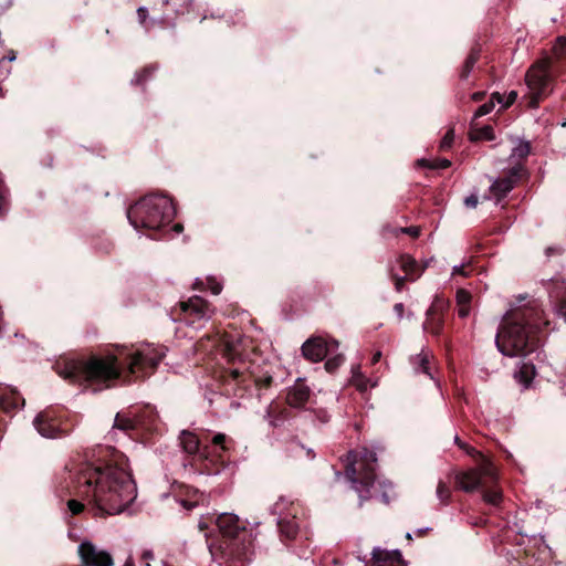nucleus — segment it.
<instances>
[{
  "label": "nucleus",
  "mask_w": 566,
  "mask_h": 566,
  "mask_svg": "<svg viewBox=\"0 0 566 566\" xmlns=\"http://www.w3.org/2000/svg\"><path fill=\"white\" fill-rule=\"evenodd\" d=\"M73 515L93 505L102 514L124 512L137 496L136 484L123 454L114 453L109 461L84 464L73 480Z\"/></svg>",
  "instance_id": "obj_1"
},
{
  "label": "nucleus",
  "mask_w": 566,
  "mask_h": 566,
  "mask_svg": "<svg viewBox=\"0 0 566 566\" xmlns=\"http://www.w3.org/2000/svg\"><path fill=\"white\" fill-rule=\"evenodd\" d=\"M166 352L161 346L144 344L133 353L125 356L108 354L105 356H91L86 359H73V384L78 382L92 391L107 389L119 379L122 368L119 359L127 360L129 374L144 377L157 367L165 357Z\"/></svg>",
  "instance_id": "obj_2"
},
{
  "label": "nucleus",
  "mask_w": 566,
  "mask_h": 566,
  "mask_svg": "<svg viewBox=\"0 0 566 566\" xmlns=\"http://www.w3.org/2000/svg\"><path fill=\"white\" fill-rule=\"evenodd\" d=\"M543 315V311L535 303L528 307L510 310L495 338L497 349L510 357L532 353L536 346L535 331L541 324H548Z\"/></svg>",
  "instance_id": "obj_3"
},
{
  "label": "nucleus",
  "mask_w": 566,
  "mask_h": 566,
  "mask_svg": "<svg viewBox=\"0 0 566 566\" xmlns=\"http://www.w3.org/2000/svg\"><path fill=\"white\" fill-rule=\"evenodd\" d=\"M175 213L167 196L148 195L128 208L127 218L136 230H158L170 223Z\"/></svg>",
  "instance_id": "obj_4"
},
{
  "label": "nucleus",
  "mask_w": 566,
  "mask_h": 566,
  "mask_svg": "<svg viewBox=\"0 0 566 566\" xmlns=\"http://www.w3.org/2000/svg\"><path fill=\"white\" fill-rule=\"evenodd\" d=\"M458 446L465 450L468 454L475 458L476 467L455 474L457 486L464 492H474L480 488L493 484L497 480V472L492 461L474 448H470L459 441L455 437Z\"/></svg>",
  "instance_id": "obj_5"
},
{
  "label": "nucleus",
  "mask_w": 566,
  "mask_h": 566,
  "mask_svg": "<svg viewBox=\"0 0 566 566\" xmlns=\"http://www.w3.org/2000/svg\"><path fill=\"white\" fill-rule=\"evenodd\" d=\"M525 81L531 95L530 106L535 108L552 92L551 59L545 56L534 63L528 69Z\"/></svg>",
  "instance_id": "obj_6"
},
{
  "label": "nucleus",
  "mask_w": 566,
  "mask_h": 566,
  "mask_svg": "<svg viewBox=\"0 0 566 566\" xmlns=\"http://www.w3.org/2000/svg\"><path fill=\"white\" fill-rule=\"evenodd\" d=\"M348 459L350 461L347 467V474L353 482L360 480L366 485H369L375 480V470L377 457L374 451L363 449V451L349 452Z\"/></svg>",
  "instance_id": "obj_7"
},
{
  "label": "nucleus",
  "mask_w": 566,
  "mask_h": 566,
  "mask_svg": "<svg viewBox=\"0 0 566 566\" xmlns=\"http://www.w3.org/2000/svg\"><path fill=\"white\" fill-rule=\"evenodd\" d=\"M244 343L245 339L240 336L224 335L221 338L223 355L230 363H239L240 366L230 369V376L237 380L244 377L250 366L244 360Z\"/></svg>",
  "instance_id": "obj_8"
},
{
  "label": "nucleus",
  "mask_w": 566,
  "mask_h": 566,
  "mask_svg": "<svg viewBox=\"0 0 566 566\" xmlns=\"http://www.w3.org/2000/svg\"><path fill=\"white\" fill-rule=\"evenodd\" d=\"M182 319L196 328H199L211 317V310L208 303L200 296H193L188 302L180 304Z\"/></svg>",
  "instance_id": "obj_9"
},
{
  "label": "nucleus",
  "mask_w": 566,
  "mask_h": 566,
  "mask_svg": "<svg viewBox=\"0 0 566 566\" xmlns=\"http://www.w3.org/2000/svg\"><path fill=\"white\" fill-rule=\"evenodd\" d=\"M81 566H114L112 554L91 541H83L77 548Z\"/></svg>",
  "instance_id": "obj_10"
},
{
  "label": "nucleus",
  "mask_w": 566,
  "mask_h": 566,
  "mask_svg": "<svg viewBox=\"0 0 566 566\" xmlns=\"http://www.w3.org/2000/svg\"><path fill=\"white\" fill-rule=\"evenodd\" d=\"M338 346L339 344L335 339L327 340L323 337H312L302 345V354L306 359L318 363L327 355L336 352Z\"/></svg>",
  "instance_id": "obj_11"
},
{
  "label": "nucleus",
  "mask_w": 566,
  "mask_h": 566,
  "mask_svg": "<svg viewBox=\"0 0 566 566\" xmlns=\"http://www.w3.org/2000/svg\"><path fill=\"white\" fill-rule=\"evenodd\" d=\"M524 172L525 168L521 164L512 166L505 177L497 178L492 182L490 192L497 200H501L515 187Z\"/></svg>",
  "instance_id": "obj_12"
},
{
  "label": "nucleus",
  "mask_w": 566,
  "mask_h": 566,
  "mask_svg": "<svg viewBox=\"0 0 566 566\" xmlns=\"http://www.w3.org/2000/svg\"><path fill=\"white\" fill-rule=\"evenodd\" d=\"M34 428L44 438L56 439L61 437V433L64 430L61 428L60 423H57L51 412L45 411L39 413L33 421Z\"/></svg>",
  "instance_id": "obj_13"
},
{
  "label": "nucleus",
  "mask_w": 566,
  "mask_h": 566,
  "mask_svg": "<svg viewBox=\"0 0 566 566\" xmlns=\"http://www.w3.org/2000/svg\"><path fill=\"white\" fill-rule=\"evenodd\" d=\"M371 555V566H407L399 549L375 547Z\"/></svg>",
  "instance_id": "obj_14"
},
{
  "label": "nucleus",
  "mask_w": 566,
  "mask_h": 566,
  "mask_svg": "<svg viewBox=\"0 0 566 566\" xmlns=\"http://www.w3.org/2000/svg\"><path fill=\"white\" fill-rule=\"evenodd\" d=\"M217 526L223 536L234 538L240 531H244V525L239 517L232 513H222L216 520Z\"/></svg>",
  "instance_id": "obj_15"
},
{
  "label": "nucleus",
  "mask_w": 566,
  "mask_h": 566,
  "mask_svg": "<svg viewBox=\"0 0 566 566\" xmlns=\"http://www.w3.org/2000/svg\"><path fill=\"white\" fill-rule=\"evenodd\" d=\"M311 389L304 382L296 381L286 395V402L293 408H302L308 401Z\"/></svg>",
  "instance_id": "obj_16"
},
{
  "label": "nucleus",
  "mask_w": 566,
  "mask_h": 566,
  "mask_svg": "<svg viewBox=\"0 0 566 566\" xmlns=\"http://www.w3.org/2000/svg\"><path fill=\"white\" fill-rule=\"evenodd\" d=\"M399 262L401 270L406 273V277L410 281L419 279L429 264V261H427L423 265H419L410 255H401Z\"/></svg>",
  "instance_id": "obj_17"
},
{
  "label": "nucleus",
  "mask_w": 566,
  "mask_h": 566,
  "mask_svg": "<svg viewBox=\"0 0 566 566\" xmlns=\"http://www.w3.org/2000/svg\"><path fill=\"white\" fill-rule=\"evenodd\" d=\"M432 357L429 350H421V353L417 354L411 358V364L416 373H423L432 378L430 373V358Z\"/></svg>",
  "instance_id": "obj_18"
},
{
  "label": "nucleus",
  "mask_w": 566,
  "mask_h": 566,
  "mask_svg": "<svg viewBox=\"0 0 566 566\" xmlns=\"http://www.w3.org/2000/svg\"><path fill=\"white\" fill-rule=\"evenodd\" d=\"M180 444L182 449L189 454H196L200 450L199 438L190 431H182L180 434Z\"/></svg>",
  "instance_id": "obj_19"
},
{
  "label": "nucleus",
  "mask_w": 566,
  "mask_h": 566,
  "mask_svg": "<svg viewBox=\"0 0 566 566\" xmlns=\"http://www.w3.org/2000/svg\"><path fill=\"white\" fill-rule=\"evenodd\" d=\"M352 382L360 391H365L377 385V381H373L370 378H367L361 374L359 365L354 366L352 368Z\"/></svg>",
  "instance_id": "obj_20"
},
{
  "label": "nucleus",
  "mask_w": 566,
  "mask_h": 566,
  "mask_svg": "<svg viewBox=\"0 0 566 566\" xmlns=\"http://www.w3.org/2000/svg\"><path fill=\"white\" fill-rule=\"evenodd\" d=\"M531 151V145L528 142H518L517 145L512 149L510 160H512L513 166L517 164H522L524 159L530 155Z\"/></svg>",
  "instance_id": "obj_21"
},
{
  "label": "nucleus",
  "mask_w": 566,
  "mask_h": 566,
  "mask_svg": "<svg viewBox=\"0 0 566 566\" xmlns=\"http://www.w3.org/2000/svg\"><path fill=\"white\" fill-rule=\"evenodd\" d=\"M138 426V420L135 417H130L127 413H117L114 420V429H119L123 431H130L136 429Z\"/></svg>",
  "instance_id": "obj_22"
},
{
  "label": "nucleus",
  "mask_w": 566,
  "mask_h": 566,
  "mask_svg": "<svg viewBox=\"0 0 566 566\" xmlns=\"http://www.w3.org/2000/svg\"><path fill=\"white\" fill-rule=\"evenodd\" d=\"M495 102H497V103L503 102V96L500 93H493L491 96V99L488 103H484L483 105H481L476 109L474 117H482L484 115L490 114L492 112V109L494 108Z\"/></svg>",
  "instance_id": "obj_23"
},
{
  "label": "nucleus",
  "mask_w": 566,
  "mask_h": 566,
  "mask_svg": "<svg viewBox=\"0 0 566 566\" xmlns=\"http://www.w3.org/2000/svg\"><path fill=\"white\" fill-rule=\"evenodd\" d=\"M436 493H437V496L440 500V502L443 503V504H447L449 502L450 497H451V489L443 481H440L438 483L437 492Z\"/></svg>",
  "instance_id": "obj_24"
},
{
  "label": "nucleus",
  "mask_w": 566,
  "mask_h": 566,
  "mask_svg": "<svg viewBox=\"0 0 566 566\" xmlns=\"http://www.w3.org/2000/svg\"><path fill=\"white\" fill-rule=\"evenodd\" d=\"M495 138L493 128L491 126H484L475 133L471 134V139H485L493 140Z\"/></svg>",
  "instance_id": "obj_25"
},
{
  "label": "nucleus",
  "mask_w": 566,
  "mask_h": 566,
  "mask_svg": "<svg viewBox=\"0 0 566 566\" xmlns=\"http://www.w3.org/2000/svg\"><path fill=\"white\" fill-rule=\"evenodd\" d=\"M553 53L556 57H566V36H558L553 45Z\"/></svg>",
  "instance_id": "obj_26"
},
{
  "label": "nucleus",
  "mask_w": 566,
  "mask_h": 566,
  "mask_svg": "<svg viewBox=\"0 0 566 566\" xmlns=\"http://www.w3.org/2000/svg\"><path fill=\"white\" fill-rule=\"evenodd\" d=\"M534 376V366L524 365L521 370L516 374V377L522 381L525 386L528 385L532 377Z\"/></svg>",
  "instance_id": "obj_27"
},
{
  "label": "nucleus",
  "mask_w": 566,
  "mask_h": 566,
  "mask_svg": "<svg viewBox=\"0 0 566 566\" xmlns=\"http://www.w3.org/2000/svg\"><path fill=\"white\" fill-rule=\"evenodd\" d=\"M344 361V356L340 354H337L333 357H329L325 363V368L329 373L335 371Z\"/></svg>",
  "instance_id": "obj_28"
},
{
  "label": "nucleus",
  "mask_w": 566,
  "mask_h": 566,
  "mask_svg": "<svg viewBox=\"0 0 566 566\" xmlns=\"http://www.w3.org/2000/svg\"><path fill=\"white\" fill-rule=\"evenodd\" d=\"M502 499V494L497 490H491L483 494V500L492 505H497Z\"/></svg>",
  "instance_id": "obj_29"
},
{
  "label": "nucleus",
  "mask_w": 566,
  "mask_h": 566,
  "mask_svg": "<svg viewBox=\"0 0 566 566\" xmlns=\"http://www.w3.org/2000/svg\"><path fill=\"white\" fill-rule=\"evenodd\" d=\"M454 142V130L453 128H449L447 133L444 134L443 138L440 143V148L442 150L449 149Z\"/></svg>",
  "instance_id": "obj_30"
},
{
  "label": "nucleus",
  "mask_w": 566,
  "mask_h": 566,
  "mask_svg": "<svg viewBox=\"0 0 566 566\" xmlns=\"http://www.w3.org/2000/svg\"><path fill=\"white\" fill-rule=\"evenodd\" d=\"M424 328L429 333L438 335L441 331V321L432 317L426 323Z\"/></svg>",
  "instance_id": "obj_31"
},
{
  "label": "nucleus",
  "mask_w": 566,
  "mask_h": 566,
  "mask_svg": "<svg viewBox=\"0 0 566 566\" xmlns=\"http://www.w3.org/2000/svg\"><path fill=\"white\" fill-rule=\"evenodd\" d=\"M470 302H471V294L463 289L458 290L457 304L458 305H470Z\"/></svg>",
  "instance_id": "obj_32"
},
{
  "label": "nucleus",
  "mask_w": 566,
  "mask_h": 566,
  "mask_svg": "<svg viewBox=\"0 0 566 566\" xmlns=\"http://www.w3.org/2000/svg\"><path fill=\"white\" fill-rule=\"evenodd\" d=\"M227 442H228V438L224 433H217L213 438H212V443L216 446V447H220V449L222 451H227L228 450V446H227Z\"/></svg>",
  "instance_id": "obj_33"
},
{
  "label": "nucleus",
  "mask_w": 566,
  "mask_h": 566,
  "mask_svg": "<svg viewBox=\"0 0 566 566\" xmlns=\"http://www.w3.org/2000/svg\"><path fill=\"white\" fill-rule=\"evenodd\" d=\"M476 60H478V57H476L475 54H470L469 55V57L467 59L465 64H464V70L462 72V77L463 78L468 77V75L471 72V70L473 69Z\"/></svg>",
  "instance_id": "obj_34"
},
{
  "label": "nucleus",
  "mask_w": 566,
  "mask_h": 566,
  "mask_svg": "<svg viewBox=\"0 0 566 566\" xmlns=\"http://www.w3.org/2000/svg\"><path fill=\"white\" fill-rule=\"evenodd\" d=\"M208 289L212 294L218 295L222 291V285L213 277L207 279Z\"/></svg>",
  "instance_id": "obj_35"
},
{
  "label": "nucleus",
  "mask_w": 566,
  "mask_h": 566,
  "mask_svg": "<svg viewBox=\"0 0 566 566\" xmlns=\"http://www.w3.org/2000/svg\"><path fill=\"white\" fill-rule=\"evenodd\" d=\"M516 98H517V93L515 91H511L510 94L507 95V97L505 99L503 98V102L501 103L502 107L507 108L515 102Z\"/></svg>",
  "instance_id": "obj_36"
},
{
  "label": "nucleus",
  "mask_w": 566,
  "mask_h": 566,
  "mask_svg": "<svg viewBox=\"0 0 566 566\" xmlns=\"http://www.w3.org/2000/svg\"><path fill=\"white\" fill-rule=\"evenodd\" d=\"M154 559V554L150 549H145L142 555L144 566H150V562Z\"/></svg>",
  "instance_id": "obj_37"
},
{
  "label": "nucleus",
  "mask_w": 566,
  "mask_h": 566,
  "mask_svg": "<svg viewBox=\"0 0 566 566\" xmlns=\"http://www.w3.org/2000/svg\"><path fill=\"white\" fill-rule=\"evenodd\" d=\"M392 279L395 281V289H396V291L400 292L403 289L405 281L408 277L394 275Z\"/></svg>",
  "instance_id": "obj_38"
},
{
  "label": "nucleus",
  "mask_w": 566,
  "mask_h": 566,
  "mask_svg": "<svg viewBox=\"0 0 566 566\" xmlns=\"http://www.w3.org/2000/svg\"><path fill=\"white\" fill-rule=\"evenodd\" d=\"M282 532H284L287 537L292 538L296 535L297 528H296L295 524H287L286 528L282 527Z\"/></svg>",
  "instance_id": "obj_39"
},
{
  "label": "nucleus",
  "mask_w": 566,
  "mask_h": 566,
  "mask_svg": "<svg viewBox=\"0 0 566 566\" xmlns=\"http://www.w3.org/2000/svg\"><path fill=\"white\" fill-rule=\"evenodd\" d=\"M451 163L448 159L437 160L434 164L430 165V168L444 169L448 168Z\"/></svg>",
  "instance_id": "obj_40"
},
{
  "label": "nucleus",
  "mask_w": 566,
  "mask_h": 566,
  "mask_svg": "<svg viewBox=\"0 0 566 566\" xmlns=\"http://www.w3.org/2000/svg\"><path fill=\"white\" fill-rule=\"evenodd\" d=\"M315 415H316L317 419H318L321 422H323V423L327 422V421H328V419H329V415H328V412H327L325 409H318V410H316V411H315Z\"/></svg>",
  "instance_id": "obj_41"
},
{
  "label": "nucleus",
  "mask_w": 566,
  "mask_h": 566,
  "mask_svg": "<svg viewBox=\"0 0 566 566\" xmlns=\"http://www.w3.org/2000/svg\"><path fill=\"white\" fill-rule=\"evenodd\" d=\"M56 373L63 378L69 379L71 377V366L65 364L63 369H56Z\"/></svg>",
  "instance_id": "obj_42"
},
{
  "label": "nucleus",
  "mask_w": 566,
  "mask_h": 566,
  "mask_svg": "<svg viewBox=\"0 0 566 566\" xmlns=\"http://www.w3.org/2000/svg\"><path fill=\"white\" fill-rule=\"evenodd\" d=\"M464 203L468 208H475L478 205V197L475 195H471L465 198Z\"/></svg>",
  "instance_id": "obj_43"
},
{
  "label": "nucleus",
  "mask_w": 566,
  "mask_h": 566,
  "mask_svg": "<svg viewBox=\"0 0 566 566\" xmlns=\"http://www.w3.org/2000/svg\"><path fill=\"white\" fill-rule=\"evenodd\" d=\"M458 314L460 317H467L470 313V305H458Z\"/></svg>",
  "instance_id": "obj_44"
},
{
  "label": "nucleus",
  "mask_w": 566,
  "mask_h": 566,
  "mask_svg": "<svg viewBox=\"0 0 566 566\" xmlns=\"http://www.w3.org/2000/svg\"><path fill=\"white\" fill-rule=\"evenodd\" d=\"M137 13H138V18H139V21L142 23L145 22L146 18H147V14H148V11L146 8L144 7H140L138 10H137Z\"/></svg>",
  "instance_id": "obj_45"
},
{
  "label": "nucleus",
  "mask_w": 566,
  "mask_h": 566,
  "mask_svg": "<svg viewBox=\"0 0 566 566\" xmlns=\"http://www.w3.org/2000/svg\"><path fill=\"white\" fill-rule=\"evenodd\" d=\"M452 274L453 275H463V276L468 275L467 272L464 271V266L463 265H455V266H453Z\"/></svg>",
  "instance_id": "obj_46"
},
{
  "label": "nucleus",
  "mask_w": 566,
  "mask_h": 566,
  "mask_svg": "<svg viewBox=\"0 0 566 566\" xmlns=\"http://www.w3.org/2000/svg\"><path fill=\"white\" fill-rule=\"evenodd\" d=\"M403 232L412 235V237H418L419 235V229L418 228H415V227H410V228H405L402 229Z\"/></svg>",
  "instance_id": "obj_47"
},
{
  "label": "nucleus",
  "mask_w": 566,
  "mask_h": 566,
  "mask_svg": "<svg viewBox=\"0 0 566 566\" xmlns=\"http://www.w3.org/2000/svg\"><path fill=\"white\" fill-rule=\"evenodd\" d=\"M394 310L395 312L397 313L398 317H402L403 315V304L402 303H397L395 306H394Z\"/></svg>",
  "instance_id": "obj_48"
},
{
  "label": "nucleus",
  "mask_w": 566,
  "mask_h": 566,
  "mask_svg": "<svg viewBox=\"0 0 566 566\" xmlns=\"http://www.w3.org/2000/svg\"><path fill=\"white\" fill-rule=\"evenodd\" d=\"M59 490L61 492H66L69 490V483L66 480L59 482Z\"/></svg>",
  "instance_id": "obj_49"
},
{
  "label": "nucleus",
  "mask_w": 566,
  "mask_h": 566,
  "mask_svg": "<svg viewBox=\"0 0 566 566\" xmlns=\"http://www.w3.org/2000/svg\"><path fill=\"white\" fill-rule=\"evenodd\" d=\"M381 358V352L380 350H377L374 355H373V358H371V364H376L380 360Z\"/></svg>",
  "instance_id": "obj_50"
},
{
  "label": "nucleus",
  "mask_w": 566,
  "mask_h": 566,
  "mask_svg": "<svg viewBox=\"0 0 566 566\" xmlns=\"http://www.w3.org/2000/svg\"><path fill=\"white\" fill-rule=\"evenodd\" d=\"M483 96H484V93L478 92L472 95V99L478 102V101H481L483 98Z\"/></svg>",
  "instance_id": "obj_51"
},
{
  "label": "nucleus",
  "mask_w": 566,
  "mask_h": 566,
  "mask_svg": "<svg viewBox=\"0 0 566 566\" xmlns=\"http://www.w3.org/2000/svg\"><path fill=\"white\" fill-rule=\"evenodd\" d=\"M198 527L203 531L208 527V523L205 521V520H200L199 521V524H198Z\"/></svg>",
  "instance_id": "obj_52"
},
{
  "label": "nucleus",
  "mask_w": 566,
  "mask_h": 566,
  "mask_svg": "<svg viewBox=\"0 0 566 566\" xmlns=\"http://www.w3.org/2000/svg\"><path fill=\"white\" fill-rule=\"evenodd\" d=\"M123 566H135L134 559L132 556H129Z\"/></svg>",
  "instance_id": "obj_53"
},
{
  "label": "nucleus",
  "mask_w": 566,
  "mask_h": 566,
  "mask_svg": "<svg viewBox=\"0 0 566 566\" xmlns=\"http://www.w3.org/2000/svg\"><path fill=\"white\" fill-rule=\"evenodd\" d=\"M428 531H429V528H428V527H427V528H419V530H417V531H416V534H417L418 536H422V535H423V534H426Z\"/></svg>",
  "instance_id": "obj_54"
},
{
  "label": "nucleus",
  "mask_w": 566,
  "mask_h": 566,
  "mask_svg": "<svg viewBox=\"0 0 566 566\" xmlns=\"http://www.w3.org/2000/svg\"><path fill=\"white\" fill-rule=\"evenodd\" d=\"M247 557V549L244 548V552L237 553V558L242 559Z\"/></svg>",
  "instance_id": "obj_55"
},
{
  "label": "nucleus",
  "mask_w": 566,
  "mask_h": 566,
  "mask_svg": "<svg viewBox=\"0 0 566 566\" xmlns=\"http://www.w3.org/2000/svg\"><path fill=\"white\" fill-rule=\"evenodd\" d=\"M174 230H175L176 232H180V231L182 230V226H181V224H179V223H178V224H175Z\"/></svg>",
  "instance_id": "obj_56"
},
{
  "label": "nucleus",
  "mask_w": 566,
  "mask_h": 566,
  "mask_svg": "<svg viewBox=\"0 0 566 566\" xmlns=\"http://www.w3.org/2000/svg\"><path fill=\"white\" fill-rule=\"evenodd\" d=\"M8 60L9 61H14L15 60V54L14 52H10L9 56H8Z\"/></svg>",
  "instance_id": "obj_57"
},
{
  "label": "nucleus",
  "mask_w": 566,
  "mask_h": 566,
  "mask_svg": "<svg viewBox=\"0 0 566 566\" xmlns=\"http://www.w3.org/2000/svg\"><path fill=\"white\" fill-rule=\"evenodd\" d=\"M65 504H66L67 510L71 511V499H67Z\"/></svg>",
  "instance_id": "obj_58"
},
{
  "label": "nucleus",
  "mask_w": 566,
  "mask_h": 566,
  "mask_svg": "<svg viewBox=\"0 0 566 566\" xmlns=\"http://www.w3.org/2000/svg\"><path fill=\"white\" fill-rule=\"evenodd\" d=\"M235 545H237V543L234 541H232L231 544H230L231 549L234 548Z\"/></svg>",
  "instance_id": "obj_59"
},
{
  "label": "nucleus",
  "mask_w": 566,
  "mask_h": 566,
  "mask_svg": "<svg viewBox=\"0 0 566 566\" xmlns=\"http://www.w3.org/2000/svg\"><path fill=\"white\" fill-rule=\"evenodd\" d=\"M406 537H407V538H409V539H411V534H410V533H407V534H406Z\"/></svg>",
  "instance_id": "obj_60"
},
{
  "label": "nucleus",
  "mask_w": 566,
  "mask_h": 566,
  "mask_svg": "<svg viewBox=\"0 0 566 566\" xmlns=\"http://www.w3.org/2000/svg\"><path fill=\"white\" fill-rule=\"evenodd\" d=\"M562 126H563V127H566V119H565V120H563Z\"/></svg>",
  "instance_id": "obj_61"
},
{
  "label": "nucleus",
  "mask_w": 566,
  "mask_h": 566,
  "mask_svg": "<svg viewBox=\"0 0 566 566\" xmlns=\"http://www.w3.org/2000/svg\"><path fill=\"white\" fill-rule=\"evenodd\" d=\"M419 163H420L421 165H424V164H426V160H424V159H421Z\"/></svg>",
  "instance_id": "obj_62"
}]
</instances>
